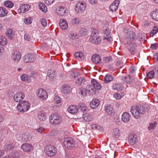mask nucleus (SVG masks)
<instances>
[{
  "mask_svg": "<svg viewBox=\"0 0 158 158\" xmlns=\"http://www.w3.org/2000/svg\"><path fill=\"white\" fill-rule=\"evenodd\" d=\"M91 85L89 84L87 85L85 89L87 92L93 94L95 93L96 89L100 90L101 86V84L94 79H92L91 80Z\"/></svg>",
  "mask_w": 158,
  "mask_h": 158,
  "instance_id": "obj_1",
  "label": "nucleus"
},
{
  "mask_svg": "<svg viewBox=\"0 0 158 158\" xmlns=\"http://www.w3.org/2000/svg\"><path fill=\"white\" fill-rule=\"evenodd\" d=\"M145 110V109L143 106H133L131 109V112L135 118H138L141 115L144 114Z\"/></svg>",
  "mask_w": 158,
  "mask_h": 158,
  "instance_id": "obj_2",
  "label": "nucleus"
},
{
  "mask_svg": "<svg viewBox=\"0 0 158 158\" xmlns=\"http://www.w3.org/2000/svg\"><path fill=\"white\" fill-rule=\"evenodd\" d=\"M57 148L52 145H48L45 147L44 152L49 156L52 157L55 156L57 152Z\"/></svg>",
  "mask_w": 158,
  "mask_h": 158,
  "instance_id": "obj_3",
  "label": "nucleus"
},
{
  "mask_svg": "<svg viewBox=\"0 0 158 158\" xmlns=\"http://www.w3.org/2000/svg\"><path fill=\"white\" fill-rule=\"evenodd\" d=\"M49 121L52 124L56 125L60 123L62 118L59 114L54 113L49 116Z\"/></svg>",
  "mask_w": 158,
  "mask_h": 158,
  "instance_id": "obj_4",
  "label": "nucleus"
},
{
  "mask_svg": "<svg viewBox=\"0 0 158 158\" xmlns=\"http://www.w3.org/2000/svg\"><path fill=\"white\" fill-rule=\"evenodd\" d=\"M30 103L26 101H23L19 103L17 106V109L20 112L27 111L30 108Z\"/></svg>",
  "mask_w": 158,
  "mask_h": 158,
  "instance_id": "obj_5",
  "label": "nucleus"
},
{
  "mask_svg": "<svg viewBox=\"0 0 158 158\" xmlns=\"http://www.w3.org/2000/svg\"><path fill=\"white\" fill-rule=\"evenodd\" d=\"M90 41L96 45H98L101 42V39L99 35L98 31L95 30L91 34V37L89 38Z\"/></svg>",
  "mask_w": 158,
  "mask_h": 158,
  "instance_id": "obj_6",
  "label": "nucleus"
},
{
  "mask_svg": "<svg viewBox=\"0 0 158 158\" xmlns=\"http://www.w3.org/2000/svg\"><path fill=\"white\" fill-rule=\"evenodd\" d=\"M64 146L67 148L71 149L75 147V143L71 138H66L64 142Z\"/></svg>",
  "mask_w": 158,
  "mask_h": 158,
  "instance_id": "obj_7",
  "label": "nucleus"
},
{
  "mask_svg": "<svg viewBox=\"0 0 158 158\" xmlns=\"http://www.w3.org/2000/svg\"><path fill=\"white\" fill-rule=\"evenodd\" d=\"M86 5L84 2H78L76 5L75 10L77 13L85 10Z\"/></svg>",
  "mask_w": 158,
  "mask_h": 158,
  "instance_id": "obj_8",
  "label": "nucleus"
},
{
  "mask_svg": "<svg viewBox=\"0 0 158 158\" xmlns=\"http://www.w3.org/2000/svg\"><path fill=\"white\" fill-rule=\"evenodd\" d=\"M38 97L40 99L43 100L46 99L48 97V95L46 91L42 89H40L37 92Z\"/></svg>",
  "mask_w": 158,
  "mask_h": 158,
  "instance_id": "obj_9",
  "label": "nucleus"
},
{
  "mask_svg": "<svg viewBox=\"0 0 158 158\" xmlns=\"http://www.w3.org/2000/svg\"><path fill=\"white\" fill-rule=\"evenodd\" d=\"M23 60L25 62L27 63L35 61V58L34 54L30 53L25 55L24 56Z\"/></svg>",
  "mask_w": 158,
  "mask_h": 158,
  "instance_id": "obj_10",
  "label": "nucleus"
},
{
  "mask_svg": "<svg viewBox=\"0 0 158 158\" xmlns=\"http://www.w3.org/2000/svg\"><path fill=\"white\" fill-rule=\"evenodd\" d=\"M24 97V94L23 92H18L14 95L13 98L15 102H19L22 100Z\"/></svg>",
  "mask_w": 158,
  "mask_h": 158,
  "instance_id": "obj_11",
  "label": "nucleus"
},
{
  "mask_svg": "<svg viewBox=\"0 0 158 158\" xmlns=\"http://www.w3.org/2000/svg\"><path fill=\"white\" fill-rule=\"evenodd\" d=\"M21 57V55L19 51L16 50L12 52V58L14 61L18 62L20 60Z\"/></svg>",
  "mask_w": 158,
  "mask_h": 158,
  "instance_id": "obj_12",
  "label": "nucleus"
},
{
  "mask_svg": "<svg viewBox=\"0 0 158 158\" xmlns=\"http://www.w3.org/2000/svg\"><path fill=\"white\" fill-rule=\"evenodd\" d=\"M137 139L136 135L132 133L130 134L128 137V141L129 143L131 145L135 144L137 141Z\"/></svg>",
  "mask_w": 158,
  "mask_h": 158,
  "instance_id": "obj_13",
  "label": "nucleus"
},
{
  "mask_svg": "<svg viewBox=\"0 0 158 158\" xmlns=\"http://www.w3.org/2000/svg\"><path fill=\"white\" fill-rule=\"evenodd\" d=\"M30 8V6L28 4L22 5L18 10V11L19 13H24L28 11Z\"/></svg>",
  "mask_w": 158,
  "mask_h": 158,
  "instance_id": "obj_14",
  "label": "nucleus"
},
{
  "mask_svg": "<svg viewBox=\"0 0 158 158\" xmlns=\"http://www.w3.org/2000/svg\"><path fill=\"white\" fill-rule=\"evenodd\" d=\"M92 62L96 64H99L101 63V57L98 54L93 55L91 57Z\"/></svg>",
  "mask_w": 158,
  "mask_h": 158,
  "instance_id": "obj_15",
  "label": "nucleus"
},
{
  "mask_svg": "<svg viewBox=\"0 0 158 158\" xmlns=\"http://www.w3.org/2000/svg\"><path fill=\"white\" fill-rule=\"evenodd\" d=\"M123 82H125L128 84L132 83L135 81V78L133 77L127 75L125 77H123L122 78Z\"/></svg>",
  "mask_w": 158,
  "mask_h": 158,
  "instance_id": "obj_16",
  "label": "nucleus"
},
{
  "mask_svg": "<svg viewBox=\"0 0 158 158\" xmlns=\"http://www.w3.org/2000/svg\"><path fill=\"white\" fill-rule=\"evenodd\" d=\"M119 3V1L115 0L110 6V9L112 12L116 11L118 9V6Z\"/></svg>",
  "mask_w": 158,
  "mask_h": 158,
  "instance_id": "obj_17",
  "label": "nucleus"
},
{
  "mask_svg": "<svg viewBox=\"0 0 158 158\" xmlns=\"http://www.w3.org/2000/svg\"><path fill=\"white\" fill-rule=\"evenodd\" d=\"M21 148L24 151L29 152L32 150L33 147L31 144L24 143L21 146Z\"/></svg>",
  "mask_w": 158,
  "mask_h": 158,
  "instance_id": "obj_18",
  "label": "nucleus"
},
{
  "mask_svg": "<svg viewBox=\"0 0 158 158\" xmlns=\"http://www.w3.org/2000/svg\"><path fill=\"white\" fill-rule=\"evenodd\" d=\"M66 9L63 6L58 7L56 9V13L58 15L63 16L65 13Z\"/></svg>",
  "mask_w": 158,
  "mask_h": 158,
  "instance_id": "obj_19",
  "label": "nucleus"
},
{
  "mask_svg": "<svg viewBox=\"0 0 158 158\" xmlns=\"http://www.w3.org/2000/svg\"><path fill=\"white\" fill-rule=\"evenodd\" d=\"M131 117V115L128 112H124L122 116V120L125 123L128 122Z\"/></svg>",
  "mask_w": 158,
  "mask_h": 158,
  "instance_id": "obj_20",
  "label": "nucleus"
},
{
  "mask_svg": "<svg viewBox=\"0 0 158 158\" xmlns=\"http://www.w3.org/2000/svg\"><path fill=\"white\" fill-rule=\"evenodd\" d=\"M60 26L63 30H65L68 28V25L67 21L64 19H61L59 22Z\"/></svg>",
  "mask_w": 158,
  "mask_h": 158,
  "instance_id": "obj_21",
  "label": "nucleus"
},
{
  "mask_svg": "<svg viewBox=\"0 0 158 158\" xmlns=\"http://www.w3.org/2000/svg\"><path fill=\"white\" fill-rule=\"evenodd\" d=\"M127 37L128 40L133 41L136 38L135 33L133 31H129L127 33Z\"/></svg>",
  "mask_w": 158,
  "mask_h": 158,
  "instance_id": "obj_22",
  "label": "nucleus"
},
{
  "mask_svg": "<svg viewBox=\"0 0 158 158\" xmlns=\"http://www.w3.org/2000/svg\"><path fill=\"white\" fill-rule=\"evenodd\" d=\"M69 112L72 114L76 113L78 111V108L75 105H71L68 108Z\"/></svg>",
  "mask_w": 158,
  "mask_h": 158,
  "instance_id": "obj_23",
  "label": "nucleus"
},
{
  "mask_svg": "<svg viewBox=\"0 0 158 158\" xmlns=\"http://www.w3.org/2000/svg\"><path fill=\"white\" fill-rule=\"evenodd\" d=\"M21 79L22 81H24L27 83H29L31 82V80L29 76L26 74H23L20 76Z\"/></svg>",
  "mask_w": 158,
  "mask_h": 158,
  "instance_id": "obj_24",
  "label": "nucleus"
},
{
  "mask_svg": "<svg viewBox=\"0 0 158 158\" xmlns=\"http://www.w3.org/2000/svg\"><path fill=\"white\" fill-rule=\"evenodd\" d=\"M100 104L99 100L96 99L93 100L90 103V106L92 108H95L97 107Z\"/></svg>",
  "mask_w": 158,
  "mask_h": 158,
  "instance_id": "obj_25",
  "label": "nucleus"
},
{
  "mask_svg": "<svg viewBox=\"0 0 158 158\" xmlns=\"http://www.w3.org/2000/svg\"><path fill=\"white\" fill-rule=\"evenodd\" d=\"M6 36L10 39H12L15 35V32L11 29H7L6 32Z\"/></svg>",
  "mask_w": 158,
  "mask_h": 158,
  "instance_id": "obj_26",
  "label": "nucleus"
},
{
  "mask_svg": "<svg viewBox=\"0 0 158 158\" xmlns=\"http://www.w3.org/2000/svg\"><path fill=\"white\" fill-rule=\"evenodd\" d=\"M123 85L121 83H118L113 85L112 89L117 91H120L123 89Z\"/></svg>",
  "mask_w": 158,
  "mask_h": 158,
  "instance_id": "obj_27",
  "label": "nucleus"
},
{
  "mask_svg": "<svg viewBox=\"0 0 158 158\" xmlns=\"http://www.w3.org/2000/svg\"><path fill=\"white\" fill-rule=\"evenodd\" d=\"M151 16L152 19L158 21V9L152 12L151 13Z\"/></svg>",
  "mask_w": 158,
  "mask_h": 158,
  "instance_id": "obj_28",
  "label": "nucleus"
},
{
  "mask_svg": "<svg viewBox=\"0 0 158 158\" xmlns=\"http://www.w3.org/2000/svg\"><path fill=\"white\" fill-rule=\"evenodd\" d=\"M83 118L87 122H90L94 118L93 116L91 114H86L83 116Z\"/></svg>",
  "mask_w": 158,
  "mask_h": 158,
  "instance_id": "obj_29",
  "label": "nucleus"
},
{
  "mask_svg": "<svg viewBox=\"0 0 158 158\" xmlns=\"http://www.w3.org/2000/svg\"><path fill=\"white\" fill-rule=\"evenodd\" d=\"M78 92L79 94L81 97H85L87 95L86 89L83 88H79L78 90Z\"/></svg>",
  "mask_w": 158,
  "mask_h": 158,
  "instance_id": "obj_30",
  "label": "nucleus"
},
{
  "mask_svg": "<svg viewBox=\"0 0 158 158\" xmlns=\"http://www.w3.org/2000/svg\"><path fill=\"white\" fill-rule=\"evenodd\" d=\"M7 10L3 7H0V17H3L7 15Z\"/></svg>",
  "mask_w": 158,
  "mask_h": 158,
  "instance_id": "obj_31",
  "label": "nucleus"
},
{
  "mask_svg": "<svg viewBox=\"0 0 158 158\" xmlns=\"http://www.w3.org/2000/svg\"><path fill=\"white\" fill-rule=\"evenodd\" d=\"M113 77L112 75H110L107 74L106 75L105 77L104 81L105 83H108L112 81L113 80Z\"/></svg>",
  "mask_w": 158,
  "mask_h": 158,
  "instance_id": "obj_32",
  "label": "nucleus"
},
{
  "mask_svg": "<svg viewBox=\"0 0 158 158\" xmlns=\"http://www.w3.org/2000/svg\"><path fill=\"white\" fill-rule=\"evenodd\" d=\"M85 80L84 77H81L77 79L76 80V83L79 85H82L84 84Z\"/></svg>",
  "mask_w": 158,
  "mask_h": 158,
  "instance_id": "obj_33",
  "label": "nucleus"
},
{
  "mask_svg": "<svg viewBox=\"0 0 158 158\" xmlns=\"http://www.w3.org/2000/svg\"><path fill=\"white\" fill-rule=\"evenodd\" d=\"M38 118L40 121H44L46 119V115L44 113L42 112H39L38 113Z\"/></svg>",
  "mask_w": 158,
  "mask_h": 158,
  "instance_id": "obj_34",
  "label": "nucleus"
},
{
  "mask_svg": "<svg viewBox=\"0 0 158 158\" xmlns=\"http://www.w3.org/2000/svg\"><path fill=\"white\" fill-rule=\"evenodd\" d=\"M70 91L69 87L66 84H64L62 86V91L65 94L68 93Z\"/></svg>",
  "mask_w": 158,
  "mask_h": 158,
  "instance_id": "obj_35",
  "label": "nucleus"
},
{
  "mask_svg": "<svg viewBox=\"0 0 158 158\" xmlns=\"http://www.w3.org/2000/svg\"><path fill=\"white\" fill-rule=\"evenodd\" d=\"M39 7L40 9L44 12H46L47 10V7L43 2H40L39 4Z\"/></svg>",
  "mask_w": 158,
  "mask_h": 158,
  "instance_id": "obj_36",
  "label": "nucleus"
},
{
  "mask_svg": "<svg viewBox=\"0 0 158 158\" xmlns=\"http://www.w3.org/2000/svg\"><path fill=\"white\" fill-rule=\"evenodd\" d=\"M120 130L116 128L113 131V135L115 138H117L120 135Z\"/></svg>",
  "mask_w": 158,
  "mask_h": 158,
  "instance_id": "obj_37",
  "label": "nucleus"
},
{
  "mask_svg": "<svg viewBox=\"0 0 158 158\" xmlns=\"http://www.w3.org/2000/svg\"><path fill=\"white\" fill-rule=\"evenodd\" d=\"M7 41L6 38L4 36H0V44L4 46L7 43Z\"/></svg>",
  "mask_w": 158,
  "mask_h": 158,
  "instance_id": "obj_38",
  "label": "nucleus"
},
{
  "mask_svg": "<svg viewBox=\"0 0 158 158\" xmlns=\"http://www.w3.org/2000/svg\"><path fill=\"white\" fill-rule=\"evenodd\" d=\"M106 109H105L106 112L109 115H111L113 112L112 107L110 105H107L105 106Z\"/></svg>",
  "mask_w": 158,
  "mask_h": 158,
  "instance_id": "obj_39",
  "label": "nucleus"
},
{
  "mask_svg": "<svg viewBox=\"0 0 158 158\" xmlns=\"http://www.w3.org/2000/svg\"><path fill=\"white\" fill-rule=\"evenodd\" d=\"M80 20L79 18H74L72 19L70 21L71 23L73 25H78Z\"/></svg>",
  "mask_w": 158,
  "mask_h": 158,
  "instance_id": "obj_40",
  "label": "nucleus"
},
{
  "mask_svg": "<svg viewBox=\"0 0 158 158\" xmlns=\"http://www.w3.org/2000/svg\"><path fill=\"white\" fill-rule=\"evenodd\" d=\"M158 31V28L156 26H154L152 30L150 33V35L151 36L153 37L156 34Z\"/></svg>",
  "mask_w": 158,
  "mask_h": 158,
  "instance_id": "obj_41",
  "label": "nucleus"
},
{
  "mask_svg": "<svg viewBox=\"0 0 158 158\" xmlns=\"http://www.w3.org/2000/svg\"><path fill=\"white\" fill-rule=\"evenodd\" d=\"M155 72L154 70H151L147 73V76L149 79L153 78L154 76Z\"/></svg>",
  "mask_w": 158,
  "mask_h": 158,
  "instance_id": "obj_42",
  "label": "nucleus"
},
{
  "mask_svg": "<svg viewBox=\"0 0 158 158\" xmlns=\"http://www.w3.org/2000/svg\"><path fill=\"white\" fill-rule=\"evenodd\" d=\"M4 5L6 7L9 8H11L14 6L13 2L8 1H7L5 2Z\"/></svg>",
  "mask_w": 158,
  "mask_h": 158,
  "instance_id": "obj_43",
  "label": "nucleus"
},
{
  "mask_svg": "<svg viewBox=\"0 0 158 158\" xmlns=\"http://www.w3.org/2000/svg\"><path fill=\"white\" fill-rule=\"evenodd\" d=\"M80 34L82 35H86L88 33L87 30L85 28H81L80 31Z\"/></svg>",
  "mask_w": 158,
  "mask_h": 158,
  "instance_id": "obj_44",
  "label": "nucleus"
},
{
  "mask_svg": "<svg viewBox=\"0 0 158 158\" xmlns=\"http://www.w3.org/2000/svg\"><path fill=\"white\" fill-rule=\"evenodd\" d=\"M32 137L31 135L29 133H27L25 135L24 137V139L27 141H30Z\"/></svg>",
  "mask_w": 158,
  "mask_h": 158,
  "instance_id": "obj_45",
  "label": "nucleus"
},
{
  "mask_svg": "<svg viewBox=\"0 0 158 158\" xmlns=\"http://www.w3.org/2000/svg\"><path fill=\"white\" fill-rule=\"evenodd\" d=\"M78 106L82 112L86 110V107L85 105L83 103H79Z\"/></svg>",
  "mask_w": 158,
  "mask_h": 158,
  "instance_id": "obj_46",
  "label": "nucleus"
},
{
  "mask_svg": "<svg viewBox=\"0 0 158 158\" xmlns=\"http://www.w3.org/2000/svg\"><path fill=\"white\" fill-rule=\"evenodd\" d=\"M13 148V145L11 144L7 145L4 147V150L6 151H10L12 150Z\"/></svg>",
  "mask_w": 158,
  "mask_h": 158,
  "instance_id": "obj_47",
  "label": "nucleus"
},
{
  "mask_svg": "<svg viewBox=\"0 0 158 158\" xmlns=\"http://www.w3.org/2000/svg\"><path fill=\"white\" fill-rule=\"evenodd\" d=\"M61 98L58 96H56L53 100L54 102L56 104H59L61 102Z\"/></svg>",
  "mask_w": 158,
  "mask_h": 158,
  "instance_id": "obj_48",
  "label": "nucleus"
},
{
  "mask_svg": "<svg viewBox=\"0 0 158 158\" xmlns=\"http://www.w3.org/2000/svg\"><path fill=\"white\" fill-rule=\"evenodd\" d=\"M69 37L72 39H75L78 38L77 35L76 33L73 32L71 33L69 35Z\"/></svg>",
  "mask_w": 158,
  "mask_h": 158,
  "instance_id": "obj_49",
  "label": "nucleus"
},
{
  "mask_svg": "<svg viewBox=\"0 0 158 158\" xmlns=\"http://www.w3.org/2000/svg\"><path fill=\"white\" fill-rule=\"evenodd\" d=\"M19 154L18 151H14L11 154L12 157L13 158H18L19 156Z\"/></svg>",
  "mask_w": 158,
  "mask_h": 158,
  "instance_id": "obj_50",
  "label": "nucleus"
},
{
  "mask_svg": "<svg viewBox=\"0 0 158 158\" xmlns=\"http://www.w3.org/2000/svg\"><path fill=\"white\" fill-rule=\"evenodd\" d=\"M40 21L42 25L44 27H45L47 25V23L46 20L43 18H41Z\"/></svg>",
  "mask_w": 158,
  "mask_h": 158,
  "instance_id": "obj_51",
  "label": "nucleus"
},
{
  "mask_svg": "<svg viewBox=\"0 0 158 158\" xmlns=\"http://www.w3.org/2000/svg\"><path fill=\"white\" fill-rule=\"evenodd\" d=\"M156 122L153 123H150L148 128L149 130H151L155 128L156 126Z\"/></svg>",
  "mask_w": 158,
  "mask_h": 158,
  "instance_id": "obj_52",
  "label": "nucleus"
},
{
  "mask_svg": "<svg viewBox=\"0 0 158 158\" xmlns=\"http://www.w3.org/2000/svg\"><path fill=\"white\" fill-rule=\"evenodd\" d=\"M75 57L81 58L83 56V55L81 52H76L74 55Z\"/></svg>",
  "mask_w": 158,
  "mask_h": 158,
  "instance_id": "obj_53",
  "label": "nucleus"
},
{
  "mask_svg": "<svg viewBox=\"0 0 158 158\" xmlns=\"http://www.w3.org/2000/svg\"><path fill=\"white\" fill-rule=\"evenodd\" d=\"M111 60V57L110 56L104 57L103 58V61L105 62H108Z\"/></svg>",
  "mask_w": 158,
  "mask_h": 158,
  "instance_id": "obj_54",
  "label": "nucleus"
},
{
  "mask_svg": "<svg viewBox=\"0 0 158 158\" xmlns=\"http://www.w3.org/2000/svg\"><path fill=\"white\" fill-rule=\"evenodd\" d=\"M114 98L117 99H119L121 98V96L119 93H116L114 94Z\"/></svg>",
  "mask_w": 158,
  "mask_h": 158,
  "instance_id": "obj_55",
  "label": "nucleus"
},
{
  "mask_svg": "<svg viewBox=\"0 0 158 158\" xmlns=\"http://www.w3.org/2000/svg\"><path fill=\"white\" fill-rule=\"evenodd\" d=\"M55 0H45V3L47 5H50L52 4Z\"/></svg>",
  "mask_w": 158,
  "mask_h": 158,
  "instance_id": "obj_56",
  "label": "nucleus"
},
{
  "mask_svg": "<svg viewBox=\"0 0 158 158\" xmlns=\"http://www.w3.org/2000/svg\"><path fill=\"white\" fill-rule=\"evenodd\" d=\"M151 47L153 49H156L158 48V43L152 44L151 45Z\"/></svg>",
  "mask_w": 158,
  "mask_h": 158,
  "instance_id": "obj_57",
  "label": "nucleus"
},
{
  "mask_svg": "<svg viewBox=\"0 0 158 158\" xmlns=\"http://www.w3.org/2000/svg\"><path fill=\"white\" fill-rule=\"evenodd\" d=\"M24 39L27 41H30L31 40V38L30 36L27 34H25L24 35Z\"/></svg>",
  "mask_w": 158,
  "mask_h": 158,
  "instance_id": "obj_58",
  "label": "nucleus"
},
{
  "mask_svg": "<svg viewBox=\"0 0 158 158\" xmlns=\"http://www.w3.org/2000/svg\"><path fill=\"white\" fill-rule=\"evenodd\" d=\"M44 129L43 128L41 127L38 129H36L35 130L37 131L38 132L42 133L44 131Z\"/></svg>",
  "mask_w": 158,
  "mask_h": 158,
  "instance_id": "obj_59",
  "label": "nucleus"
},
{
  "mask_svg": "<svg viewBox=\"0 0 158 158\" xmlns=\"http://www.w3.org/2000/svg\"><path fill=\"white\" fill-rule=\"evenodd\" d=\"M24 22L25 23L28 24H30L31 23V19L30 18H27L24 21Z\"/></svg>",
  "mask_w": 158,
  "mask_h": 158,
  "instance_id": "obj_60",
  "label": "nucleus"
},
{
  "mask_svg": "<svg viewBox=\"0 0 158 158\" xmlns=\"http://www.w3.org/2000/svg\"><path fill=\"white\" fill-rule=\"evenodd\" d=\"M135 48L134 47H132L129 49V50L132 54H134L135 53Z\"/></svg>",
  "mask_w": 158,
  "mask_h": 158,
  "instance_id": "obj_61",
  "label": "nucleus"
},
{
  "mask_svg": "<svg viewBox=\"0 0 158 158\" xmlns=\"http://www.w3.org/2000/svg\"><path fill=\"white\" fill-rule=\"evenodd\" d=\"M91 128L92 129H96L98 128V125L95 124H93L91 125Z\"/></svg>",
  "mask_w": 158,
  "mask_h": 158,
  "instance_id": "obj_62",
  "label": "nucleus"
},
{
  "mask_svg": "<svg viewBox=\"0 0 158 158\" xmlns=\"http://www.w3.org/2000/svg\"><path fill=\"white\" fill-rule=\"evenodd\" d=\"M110 33V32L109 29H106L104 31V34L106 35V36H108Z\"/></svg>",
  "mask_w": 158,
  "mask_h": 158,
  "instance_id": "obj_63",
  "label": "nucleus"
},
{
  "mask_svg": "<svg viewBox=\"0 0 158 158\" xmlns=\"http://www.w3.org/2000/svg\"><path fill=\"white\" fill-rule=\"evenodd\" d=\"M6 128L5 127H3L1 128L0 129V131L3 132H5L6 131Z\"/></svg>",
  "mask_w": 158,
  "mask_h": 158,
  "instance_id": "obj_64",
  "label": "nucleus"
}]
</instances>
